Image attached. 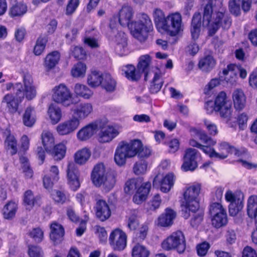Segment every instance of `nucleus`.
I'll list each match as a JSON object with an SVG mask.
<instances>
[{"mask_svg":"<svg viewBox=\"0 0 257 257\" xmlns=\"http://www.w3.org/2000/svg\"><path fill=\"white\" fill-rule=\"evenodd\" d=\"M140 144L135 142V140L129 143L121 142L117 147L114 154V161L116 164L121 166L126 163L127 158L134 157L136 156V149Z\"/></svg>","mask_w":257,"mask_h":257,"instance_id":"nucleus-4","label":"nucleus"},{"mask_svg":"<svg viewBox=\"0 0 257 257\" xmlns=\"http://www.w3.org/2000/svg\"><path fill=\"white\" fill-rule=\"evenodd\" d=\"M240 0H230L229 2V9L230 12L235 16L240 14Z\"/></svg>","mask_w":257,"mask_h":257,"instance_id":"nucleus-58","label":"nucleus"},{"mask_svg":"<svg viewBox=\"0 0 257 257\" xmlns=\"http://www.w3.org/2000/svg\"><path fill=\"white\" fill-rule=\"evenodd\" d=\"M174 178H162L160 181V190L164 193H167L170 191L175 183Z\"/></svg>","mask_w":257,"mask_h":257,"instance_id":"nucleus-47","label":"nucleus"},{"mask_svg":"<svg viewBox=\"0 0 257 257\" xmlns=\"http://www.w3.org/2000/svg\"><path fill=\"white\" fill-rule=\"evenodd\" d=\"M153 16L156 25L162 29L166 20L164 12L160 9H155L153 11Z\"/></svg>","mask_w":257,"mask_h":257,"instance_id":"nucleus-45","label":"nucleus"},{"mask_svg":"<svg viewBox=\"0 0 257 257\" xmlns=\"http://www.w3.org/2000/svg\"><path fill=\"white\" fill-rule=\"evenodd\" d=\"M161 202L162 200L160 195L156 194L147 203L146 209L148 211H155L160 207Z\"/></svg>","mask_w":257,"mask_h":257,"instance_id":"nucleus-50","label":"nucleus"},{"mask_svg":"<svg viewBox=\"0 0 257 257\" xmlns=\"http://www.w3.org/2000/svg\"><path fill=\"white\" fill-rule=\"evenodd\" d=\"M247 213L248 217L257 220V196L251 195L247 200Z\"/></svg>","mask_w":257,"mask_h":257,"instance_id":"nucleus-32","label":"nucleus"},{"mask_svg":"<svg viewBox=\"0 0 257 257\" xmlns=\"http://www.w3.org/2000/svg\"><path fill=\"white\" fill-rule=\"evenodd\" d=\"M149 250L144 245L139 243L136 244L132 248V257H148Z\"/></svg>","mask_w":257,"mask_h":257,"instance_id":"nucleus-43","label":"nucleus"},{"mask_svg":"<svg viewBox=\"0 0 257 257\" xmlns=\"http://www.w3.org/2000/svg\"><path fill=\"white\" fill-rule=\"evenodd\" d=\"M42 144L47 152H51L55 145V139L53 134L48 131H43L41 134Z\"/></svg>","mask_w":257,"mask_h":257,"instance_id":"nucleus-28","label":"nucleus"},{"mask_svg":"<svg viewBox=\"0 0 257 257\" xmlns=\"http://www.w3.org/2000/svg\"><path fill=\"white\" fill-rule=\"evenodd\" d=\"M170 164L169 160H165L162 161L158 167V173L156 177H174L175 174L173 172L167 173L166 171Z\"/></svg>","mask_w":257,"mask_h":257,"instance_id":"nucleus-44","label":"nucleus"},{"mask_svg":"<svg viewBox=\"0 0 257 257\" xmlns=\"http://www.w3.org/2000/svg\"><path fill=\"white\" fill-rule=\"evenodd\" d=\"M80 121L76 116H72L59 123L56 127V131L60 136H67L74 133L79 127Z\"/></svg>","mask_w":257,"mask_h":257,"instance_id":"nucleus-13","label":"nucleus"},{"mask_svg":"<svg viewBox=\"0 0 257 257\" xmlns=\"http://www.w3.org/2000/svg\"><path fill=\"white\" fill-rule=\"evenodd\" d=\"M201 185L198 183L194 184L184 188L183 193L182 215L185 219H188L190 212H196L199 208V195L200 192Z\"/></svg>","mask_w":257,"mask_h":257,"instance_id":"nucleus-3","label":"nucleus"},{"mask_svg":"<svg viewBox=\"0 0 257 257\" xmlns=\"http://www.w3.org/2000/svg\"><path fill=\"white\" fill-rule=\"evenodd\" d=\"M24 203L27 209H31L35 203V199L31 190L26 191L24 195Z\"/></svg>","mask_w":257,"mask_h":257,"instance_id":"nucleus-53","label":"nucleus"},{"mask_svg":"<svg viewBox=\"0 0 257 257\" xmlns=\"http://www.w3.org/2000/svg\"><path fill=\"white\" fill-rule=\"evenodd\" d=\"M60 54L58 51H53L48 54L45 59L44 66L47 70L54 68L60 59Z\"/></svg>","mask_w":257,"mask_h":257,"instance_id":"nucleus-30","label":"nucleus"},{"mask_svg":"<svg viewBox=\"0 0 257 257\" xmlns=\"http://www.w3.org/2000/svg\"><path fill=\"white\" fill-rule=\"evenodd\" d=\"M223 0H209L204 9L202 24L209 27L211 35L222 28L228 29L231 25L230 17L221 8Z\"/></svg>","mask_w":257,"mask_h":257,"instance_id":"nucleus-2","label":"nucleus"},{"mask_svg":"<svg viewBox=\"0 0 257 257\" xmlns=\"http://www.w3.org/2000/svg\"><path fill=\"white\" fill-rule=\"evenodd\" d=\"M48 114L51 123L53 124L57 123L62 117L61 108L58 106L53 104L50 105L48 110Z\"/></svg>","mask_w":257,"mask_h":257,"instance_id":"nucleus-33","label":"nucleus"},{"mask_svg":"<svg viewBox=\"0 0 257 257\" xmlns=\"http://www.w3.org/2000/svg\"><path fill=\"white\" fill-rule=\"evenodd\" d=\"M163 81L161 74L155 73L153 79L150 87V91L152 93H156L161 89Z\"/></svg>","mask_w":257,"mask_h":257,"instance_id":"nucleus-40","label":"nucleus"},{"mask_svg":"<svg viewBox=\"0 0 257 257\" xmlns=\"http://www.w3.org/2000/svg\"><path fill=\"white\" fill-rule=\"evenodd\" d=\"M115 41L116 43L115 48L116 53L120 56L126 55L128 53V50L125 34L121 32L117 33L115 36Z\"/></svg>","mask_w":257,"mask_h":257,"instance_id":"nucleus-20","label":"nucleus"},{"mask_svg":"<svg viewBox=\"0 0 257 257\" xmlns=\"http://www.w3.org/2000/svg\"><path fill=\"white\" fill-rule=\"evenodd\" d=\"M216 64V61L211 55H207L201 59L198 66L203 71L208 72L212 69Z\"/></svg>","mask_w":257,"mask_h":257,"instance_id":"nucleus-34","label":"nucleus"},{"mask_svg":"<svg viewBox=\"0 0 257 257\" xmlns=\"http://www.w3.org/2000/svg\"><path fill=\"white\" fill-rule=\"evenodd\" d=\"M121 71L122 74L130 80L136 81L141 78L140 71H137L135 67L132 65L123 66L122 67Z\"/></svg>","mask_w":257,"mask_h":257,"instance_id":"nucleus-27","label":"nucleus"},{"mask_svg":"<svg viewBox=\"0 0 257 257\" xmlns=\"http://www.w3.org/2000/svg\"><path fill=\"white\" fill-rule=\"evenodd\" d=\"M142 183L141 178H132L129 179L124 186V192L125 194L131 195L135 189Z\"/></svg>","mask_w":257,"mask_h":257,"instance_id":"nucleus-35","label":"nucleus"},{"mask_svg":"<svg viewBox=\"0 0 257 257\" xmlns=\"http://www.w3.org/2000/svg\"><path fill=\"white\" fill-rule=\"evenodd\" d=\"M203 212L199 211L194 215L190 221V224L193 227H197L201 223L203 218Z\"/></svg>","mask_w":257,"mask_h":257,"instance_id":"nucleus-61","label":"nucleus"},{"mask_svg":"<svg viewBox=\"0 0 257 257\" xmlns=\"http://www.w3.org/2000/svg\"><path fill=\"white\" fill-rule=\"evenodd\" d=\"M134 11L128 5L122 7L119 12V22L122 26H127L132 36L141 43H144L149 33L153 31V26L150 17L146 14H140L137 21H132Z\"/></svg>","mask_w":257,"mask_h":257,"instance_id":"nucleus-1","label":"nucleus"},{"mask_svg":"<svg viewBox=\"0 0 257 257\" xmlns=\"http://www.w3.org/2000/svg\"><path fill=\"white\" fill-rule=\"evenodd\" d=\"M126 233L119 228H115L109 235V244L112 249L115 250H123L126 246Z\"/></svg>","mask_w":257,"mask_h":257,"instance_id":"nucleus-12","label":"nucleus"},{"mask_svg":"<svg viewBox=\"0 0 257 257\" xmlns=\"http://www.w3.org/2000/svg\"><path fill=\"white\" fill-rule=\"evenodd\" d=\"M198 155V151L195 149L190 148L186 149L181 169L185 172L194 171L198 166L196 160Z\"/></svg>","mask_w":257,"mask_h":257,"instance_id":"nucleus-14","label":"nucleus"},{"mask_svg":"<svg viewBox=\"0 0 257 257\" xmlns=\"http://www.w3.org/2000/svg\"><path fill=\"white\" fill-rule=\"evenodd\" d=\"M51 92L52 100L65 107L70 106L76 103L73 100V94L70 90L63 83L54 86Z\"/></svg>","mask_w":257,"mask_h":257,"instance_id":"nucleus-6","label":"nucleus"},{"mask_svg":"<svg viewBox=\"0 0 257 257\" xmlns=\"http://www.w3.org/2000/svg\"><path fill=\"white\" fill-rule=\"evenodd\" d=\"M234 106L236 110H242L245 106L246 96L240 89H235L232 95Z\"/></svg>","mask_w":257,"mask_h":257,"instance_id":"nucleus-24","label":"nucleus"},{"mask_svg":"<svg viewBox=\"0 0 257 257\" xmlns=\"http://www.w3.org/2000/svg\"><path fill=\"white\" fill-rule=\"evenodd\" d=\"M98 131V125L95 123H89L79 130L77 138L80 141H85L91 138Z\"/></svg>","mask_w":257,"mask_h":257,"instance_id":"nucleus-16","label":"nucleus"},{"mask_svg":"<svg viewBox=\"0 0 257 257\" xmlns=\"http://www.w3.org/2000/svg\"><path fill=\"white\" fill-rule=\"evenodd\" d=\"M47 41V39L44 37H40L38 38L33 50L34 53L36 55L39 56L43 52Z\"/></svg>","mask_w":257,"mask_h":257,"instance_id":"nucleus-54","label":"nucleus"},{"mask_svg":"<svg viewBox=\"0 0 257 257\" xmlns=\"http://www.w3.org/2000/svg\"><path fill=\"white\" fill-rule=\"evenodd\" d=\"M20 162L22 164V169L24 172H25V175L32 177L33 175V171L30 168L27 158L24 157L20 158Z\"/></svg>","mask_w":257,"mask_h":257,"instance_id":"nucleus-60","label":"nucleus"},{"mask_svg":"<svg viewBox=\"0 0 257 257\" xmlns=\"http://www.w3.org/2000/svg\"><path fill=\"white\" fill-rule=\"evenodd\" d=\"M139 225V222L137 219V214L135 212L128 218L127 227L130 230H135Z\"/></svg>","mask_w":257,"mask_h":257,"instance_id":"nucleus-63","label":"nucleus"},{"mask_svg":"<svg viewBox=\"0 0 257 257\" xmlns=\"http://www.w3.org/2000/svg\"><path fill=\"white\" fill-rule=\"evenodd\" d=\"M161 245L166 250H176L182 253L186 249L185 236L180 230L173 232L162 241Z\"/></svg>","mask_w":257,"mask_h":257,"instance_id":"nucleus-5","label":"nucleus"},{"mask_svg":"<svg viewBox=\"0 0 257 257\" xmlns=\"http://www.w3.org/2000/svg\"><path fill=\"white\" fill-rule=\"evenodd\" d=\"M176 216V212L173 210L167 208L165 210V212L158 217L157 225L162 227L169 226L173 224Z\"/></svg>","mask_w":257,"mask_h":257,"instance_id":"nucleus-21","label":"nucleus"},{"mask_svg":"<svg viewBox=\"0 0 257 257\" xmlns=\"http://www.w3.org/2000/svg\"><path fill=\"white\" fill-rule=\"evenodd\" d=\"M75 94L85 99L89 98L93 94L92 91L86 85L77 83L74 88Z\"/></svg>","mask_w":257,"mask_h":257,"instance_id":"nucleus-37","label":"nucleus"},{"mask_svg":"<svg viewBox=\"0 0 257 257\" xmlns=\"http://www.w3.org/2000/svg\"><path fill=\"white\" fill-rule=\"evenodd\" d=\"M212 225L218 228L226 225L228 219L226 210L219 203H213L210 206Z\"/></svg>","mask_w":257,"mask_h":257,"instance_id":"nucleus-9","label":"nucleus"},{"mask_svg":"<svg viewBox=\"0 0 257 257\" xmlns=\"http://www.w3.org/2000/svg\"><path fill=\"white\" fill-rule=\"evenodd\" d=\"M102 77L103 74L99 72L92 71L87 77L88 84L93 87L98 86L102 82Z\"/></svg>","mask_w":257,"mask_h":257,"instance_id":"nucleus-41","label":"nucleus"},{"mask_svg":"<svg viewBox=\"0 0 257 257\" xmlns=\"http://www.w3.org/2000/svg\"><path fill=\"white\" fill-rule=\"evenodd\" d=\"M201 25V15L199 13L195 14L192 18L191 29V36L194 40L197 39L199 37Z\"/></svg>","mask_w":257,"mask_h":257,"instance_id":"nucleus-29","label":"nucleus"},{"mask_svg":"<svg viewBox=\"0 0 257 257\" xmlns=\"http://www.w3.org/2000/svg\"><path fill=\"white\" fill-rule=\"evenodd\" d=\"M27 6L24 4H17L13 6L10 11L11 16L19 17L23 15L27 12Z\"/></svg>","mask_w":257,"mask_h":257,"instance_id":"nucleus-46","label":"nucleus"},{"mask_svg":"<svg viewBox=\"0 0 257 257\" xmlns=\"http://www.w3.org/2000/svg\"><path fill=\"white\" fill-rule=\"evenodd\" d=\"M24 124L27 126H32L36 121V115L34 108L28 107L25 111L23 117Z\"/></svg>","mask_w":257,"mask_h":257,"instance_id":"nucleus-38","label":"nucleus"},{"mask_svg":"<svg viewBox=\"0 0 257 257\" xmlns=\"http://www.w3.org/2000/svg\"><path fill=\"white\" fill-rule=\"evenodd\" d=\"M189 131L192 137L198 138L205 145L213 146L216 143V142L209 137L204 131L192 127Z\"/></svg>","mask_w":257,"mask_h":257,"instance_id":"nucleus-25","label":"nucleus"},{"mask_svg":"<svg viewBox=\"0 0 257 257\" xmlns=\"http://www.w3.org/2000/svg\"><path fill=\"white\" fill-rule=\"evenodd\" d=\"M91 156L90 150L86 147L78 150L74 154L75 162L80 165L85 164Z\"/></svg>","mask_w":257,"mask_h":257,"instance_id":"nucleus-26","label":"nucleus"},{"mask_svg":"<svg viewBox=\"0 0 257 257\" xmlns=\"http://www.w3.org/2000/svg\"><path fill=\"white\" fill-rule=\"evenodd\" d=\"M73 116H76L81 120L86 118L92 112L93 106L91 103H83L77 105L72 109Z\"/></svg>","mask_w":257,"mask_h":257,"instance_id":"nucleus-17","label":"nucleus"},{"mask_svg":"<svg viewBox=\"0 0 257 257\" xmlns=\"http://www.w3.org/2000/svg\"><path fill=\"white\" fill-rule=\"evenodd\" d=\"M214 105L217 111H219L221 117L229 119L231 114V105L227 100L226 94L224 91L219 92L216 96Z\"/></svg>","mask_w":257,"mask_h":257,"instance_id":"nucleus-11","label":"nucleus"},{"mask_svg":"<svg viewBox=\"0 0 257 257\" xmlns=\"http://www.w3.org/2000/svg\"><path fill=\"white\" fill-rule=\"evenodd\" d=\"M54 157L56 160H61L66 153V147L63 143H60L54 147Z\"/></svg>","mask_w":257,"mask_h":257,"instance_id":"nucleus-56","label":"nucleus"},{"mask_svg":"<svg viewBox=\"0 0 257 257\" xmlns=\"http://www.w3.org/2000/svg\"><path fill=\"white\" fill-rule=\"evenodd\" d=\"M29 254L30 257H42L43 251L38 246H31L29 248Z\"/></svg>","mask_w":257,"mask_h":257,"instance_id":"nucleus-64","label":"nucleus"},{"mask_svg":"<svg viewBox=\"0 0 257 257\" xmlns=\"http://www.w3.org/2000/svg\"><path fill=\"white\" fill-rule=\"evenodd\" d=\"M86 70V66L84 63L79 62L75 65L71 70L72 75L75 77L84 76Z\"/></svg>","mask_w":257,"mask_h":257,"instance_id":"nucleus-55","label":"nucleus"},{"mask_svg":"<svg viewBox=\"0 0 257 257\" xmlns=\"http://www.w3.org/2000/svg\"><path fill=\"white\" fill-rule=\"evenodd\" d=\"M23 83L24 87L20 83L15 84L16 95L22 100L24 97L29 100L33 99L36 96L37 91L32 75L29 73L24 74Z\"/></svg>","mask_w":257,"mask_h":257,"instance_id":"nucleus-7","label":"nucleus"},{"mask_svg":"<svg viewBox=\"0 0 257 257\" xmlns=\"http://www.w3.org/2000/svg\"><path fill=\"white\" fill-rule=\"evenodd\" d=\"M135 142H138L139 147L136 149V156L138 155L140 158H145L149 157L151 154V150L147 147H144L142 142L139 140H135Z\"/></svg>","mask_w":257,"mask_h":257,"instance_id":"nucleus-52","label":"nucleus"},{"mask_svg":"<svg viewBox=\"0 0 257 257\" xmlns=\"http://www.w3.org/2000/svg\"><path fill=\"white\" fill-rule=\"evenodd\" d=\"M119 133V131L117 128L108 126L99 133L98 141L102 143L109 142L116 137Z\"/></svg>","mask_w":257,"mask_h":257,"instance_id":"nucleus-22","label":"nucleus"},{"mask_svg":"<svg viewBox=\"0 0 257 257\" xmlns=\"http://www.w3.org/2000/svg\"><path fill=\"white\" fill-rule=\"evenodd\" d=\"M29 235L37 242L42 241L43 238V231L39 227L33 228L29 233Z\"/></svg>","mask_w":257,"mask_h":257,"instance_id":"nucleus-59","label":"nucleus"},{"mask_svg":"<svg viewBox=\"0 0 257 257\" xmlns=\"http://www.w3.org/2000/svg\"><path fill=\"white\" fill-rule=\"evenodd\" d=\"M52 196L54 201L57 203L63 204L69 201V196L61 191L55 190L52 193Z\"/></svg>","mask_w":257,"mask_h":257,"instance_id":"nucleus-49","label":"nucleus"},{"mask_svg":"<svg viewBox=\"0 0 257 257\" xmlns=\"http://www.w3.org/2000/svg\"><path fill=\"white\" fill-rule=\"evenodd\" d=\"M96 216L100 221H104L109 218L111 211L107 203L103 200H99L94 207Z\"/></svg>","mask_w":257,"mask_h":257,"instance_id":"nucleus-15","label":"nucleus"},{"mask_svg":"<svg viewBox=\"0 0 257 257\" xmlns=\"http://www.w3.org/2000/svg\"><path fill=\"white\" fill-rule=\"evenodd\" d=\"M5 146L8 150H11L12 155L16 154L17 152V143L14 136L8 135L5 140Z\"/></svg>","mask_w":257,"mask_h":257,"instance_id":"nucleus-51","label":"nucleus"},{"mask_svg":"<svg viewBox=\"0 0 257 257\" xmlns=\"http://www.w3.org/2000/svg\"><path fill=\"white\" fill-rule=\"evenodd\" d=\"M151 61L150 56L149 55L142 56L140 58L139 63L138 65L139 71L145 73V80L148 79V69Z\"/></svg>","mask_w":257,"mask_h":257,"instance_id":"nucleus-36","label":"nucleus"},{"mask_svg":"<svg viewBox=\"0 0 257 257\" xmlns=\"http://www.w3.org/2000/svg\"><path fill=\"white\" fill-rule=\"evenodd\" d=\"M101 84L103 88H104L107 91L109 92L114 91L116 87L115 81L113 79L111 75L108 73L103 74Z\"/></svg>","mask_w":257,"mask_h":257,"instance_id":"nucleus-39","label":"nucleus"},{"mask_svg":"<svg viewBox=\"0 0 257 257\" xmlns=\"http://www.w3.org/2000/svg\"><path fill=\"white\" fill-rule=\"evenodd\" d=\"M95 233L100 239V241L102 242H104L107 240V232L103 227L99 225L95 226Z\"/></svg>","mask_w":257,"mask_h":257,"instance_id":"nucleus-62","label":"nucleus"},{"mask_svg":"<svg viewBox=\"0 0 257 257\" xmlns=\"http://www.w3.org/2000/svg\"><path fill=\"white\" fill-rule=\"evenodd\" d=\"M225 199L229 203L228 209L230 216H236L243 208V198L240 194L234 193L228 190L225 194Z\"/></svg>","mask_w":257,"mask_h":257,"instance_id":"nucleus-10","label":"nucleus"},{"mask_svg":"<svg viewBox=\"0 0 257 257\" xmlns=\"http://www.w3.org/2000/svg\"><path fill=\"white\" fill-rule=\"evenodd\" d=\"M22 101V99L17 96L15 97L12 94H7L3 97L2 103L5 104L9 111L14 113L18 110L19 105Z\"/></svg>","mask_w":257,"mask_h":257,"instance_id":"nucleus-19","label":"nucleus"},{"mask_svg":"<svg viewBox=\"0 0 257 257\" xmlns=\"http://www.w3.org/2000/svg\"><path fill=\"white\" fill-rule=\"evenodd\" d=\"M235 68H237L238 69L239 76L241 78L243 79L246 77L247 73L244 69L240 67H238V66L232 64L228 65L227 69H225L223 70V73L224 75H226L229 73H230L231 75L233 74V71L234 70Z\"/></svg>","mask_w":257,"mask_h":257,"instance_id":"nucleus-57","label":"nucleus"},{"mask_svg":"<svg viewBox=\"0 0 257 257\" xmlns=\"http://www.w3.org/2000/svg\"><path fill=\"white\" fill-rule=\"evenodd\" d=\"M50 239L54 243H59L63 239L64 235V229L63 226L57 223L53 222L50 225Z\"/></svg>","mask_w":257,"mask_h":257,"instance_id":"nucleus-23","label":"nucleus"},{"mask_svg":"<svg viewBox=\"0 0 257 257\" xmlns=\"http://www.w3.org/2000/svg\"><path fill=\"white\" fill-rule=\"evenodd\" d=\"M18 209L17 204L14 201H9L3 207V215L5 219H12L16 213Z\"/></svg>","mask_w":257,"mask_h":257,"instance_id":"nucleus-31","label":"nucleus"},{"mask_svg":"<svg viewBox=\"0 0 257 257\" xmlns=\"http://www.w3.org/2000/svg\"><path fill=\"white\" fill-rule=\"evenodd\" d=\"M91 177H106L108 176V172L104 164L99 162L96 164L91 171Z\"/></svg>","mask_w":257,"mask_h":257,"instance_id":"nucleus-42","label":"nucleus"},{"mask_svg":"<svg viewBox=\"0 0 257 257\" xmlns=\"http://www.w3.org/2000/svg\"><path fill=\"white\" fill-rule=\"evenodd\" d=\"M148 164L146 161L141 160L136 162L133 167V172L136 175H144L147 172Z\"/></svg>","mask_w":257,"mask_h":257,"instance_id":"nucleus-48","label":"nucleus"},{"mask_svg":"<svg viewBox=\"0 0 257 257\" xmlns=\"http://www.w3.org/2000/svg\"><path fill=\"white\" fill-rule=\"evenodd\" d=\"M218 147L220 152L218 153V156H217V159H224L227 157L229 153L234 154L238 157L241 155V153L239 150L227 142H223L219 143Z\"/></svg>","mask_w":257,"mask_h":257,"instance_id":"nucleus-18","label":"nucleus"},{"mask_svg":"<svg viewBox=\"0 0 257 257\" xmlns=\"http://www.w3.org/2000/svg\"><path fill=\"white\" fill-rule=\"evenodd\" d=\"M162 29L171 36L177 35L183 30L181 15L179 13L168 15Z\"/></svg>","mask_w":257,"mask_h":257,"instance_id":"nucleus-8","label":"nucleus"}]
</instances>
